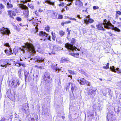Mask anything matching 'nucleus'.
<instances>
[{"mask_svg": "<svg viewBox=\"0 0 121 121\" xmlns=\"http://www.w3.org/2000/svg\"><path fill=\"white\" fill-rule=\"evenodd\" d=\"M106 20H104V22L103 24H100L96 26L97 29L99 30H105V28L111 29L118 32H120V30L116 27H114L113 25L109 22H107Z\"/></svg>", "mask_w": 121, "mask_h": 121, "instance_id": "f257e3e1", "label": "nucleus"}, {"mask_svg": "<svg viewBox=\"0 0 121 121\" xmlns=\"http://www.w3.org/2000/svg\"><path fill=\"white\" fill-rule=\"evenodd\" d=\"M20 49L23 51V53L25 50H26L27 51L30 53H35V51L33 45L28 43L25 44V46H23L22 48H20Z\"/></svg>", "mask_w": 121, "mask_h": 121, "instance_id": "f03ea898", "label": "nucleus"}, {"mask_svg": "<svg viewBox=\"0 0 121 121\" xmlns=\"http://www.w3.org/2000/svg\"><path fill=\"white\" fill-rule=\"evenodd\" d=\"M20 83L18 79L15 78L13 80L12 82H9V84L10 86L13 88H16L20 85Z\"/></svg>", "mask_w": 121, "mask_h": 121, "instance_id": "7ed1b4c3", "label": "nucleus"}, {"mask_svg": "<svg viewBox=\"0 0 121 121\" xmlns=\"http://www.w3.org/2000/svg\"><path fill=\"white\" fill-rule=\"evenodd\" d=\"M20 8L24 10L23 14L26 18H28L29 15V11L28 8L26 5L22 4L20 5Z\"/></svg>", "mask_w": 121, "mask_h": 121, "instance_id": "20e7f679", "label": "nucleus"}, {"mask_svg": "<svg viewBox=\"0 0 121 121\" xmlns=\"http://www.w3.org/2000/svg\"><path fill=\"white\" fill-rule=\"evenodd\" d=\"M0 32L3 35H6L8 36L11 34L10 30L8 28L4 27L0 29Z\"/></svg>", "mask_w": 121, "mask_h": 121, "instance_id": "39448f33", "label": "nucleus"}, {"mask_svg": "<svg viewBox=\"0 0 121 121\" xmlns=\"http://www.w3.org/2000/svg\"><path fill=\"white\" fill-rule=\"evenodd\" d=\"M39 35L40 36L42 37H45V39H44V41H45L46 39L51 40V37L50 36H49L48 34L46 33L45 32L40 31L39 32Z\"/></svg>", "mask_w": 121, "mask_h": 121, "instance_id": "423d86ee", "label": "nucleus"}, {"mask_svg": "<svg viewBox=\"0 0 121 121\" xmlns=\"http://www.w3.org/2000/svg\"><path fill=\"white\" fill-rule=\"evenodd\" d=\"M65 47L68 49L74 51L76 50L77 48L74 46H73L72 44H71L69 43H67L65 44Z\"/></svg>", "mask_w": 121, "mask_h": 121, "instance_id": "0eeeda50", "label": "nucleus"}, {"mask_svg": "<svg viewBox=\"0 0 121 121\" xmlns=\"http://www.w3.org/2000/svg\"><path fill=\"white\" fill-rule=\"evenodd\" d=\"M90 16L89 15L88 16H86L85 18L84 19V21L85 23L88 24L89 23H93L94 20L90 18Z\"/></svg>", "mask_w": 121, "mask_h": 121, "instance_id": "6e6552de", "label": "nucleus"}, {"mask_svg": "<svg viewBox=\"0 0 121 121\" xmlns=\"http://www.w3.org/2000/svg\"><path fill=\"white\" fill-rule=\"evenodd\" d=\"M119 69L118 68H117L115 69V67L113 66H111L110 68V69L112 72H117L118 73H121V70H119Z\"/></svg>", "mask_w": 121, "mask_h": 121, "instance_id": "1a4fd4ad", "label": "nucleus"}, {"mask_svg": "<svg viewBox=\"0 0 121 121\" xmlns=\"http://www.w3.org/2000/svg\"><path fill=\"white\" fill-rule=\"evenodd\" d=\"M9 17L13 19L14 18L13 16H16V14L15 12L13 10H9L7 11Z\"/></svg>", "mask_w": 121, "mask_h": 121, "instance_id": "9d476101", "label": "nucleus"}, {"mask_svg": "<svg viewBox=\"0 0 121 121\" xmlns=\"http://www.w3.org/2000/svg\"><path fill=\"white\" fill-rule=\"evenodd\" d=\"M0 62H3L4 65H1V66L3 67H5V68L7 67V65H10V63L8 62V60L7 59H2L0 60Z\"/></svg>", "mask_w": 121, "mask_h": 121, "instance_id": "9b49d317", "label": "nucleus"}, {"mask_svg": "<svg viewBox=\"0 0 121 121\" xmlns=\"http://www.w3.org/2000/svg\"><path fill=\"white\" fill-rule=\"evenodd\" d=\"M108 121H114L115 118L113 115L110 113H108L107 116Z\"/></svg>", "mask_w": 121, "mask_h": 121, "instance_id": "f8f14e48", "label": "nucleus"}, {"mask_svg": "<svg viewBox=\"0 0 121 121\" xmlns=\"http://www.w3.org/2000/svg\"><path fill=\"white\" fill-rule=\"evenodd\" d=\"M69 87H71V90L72 91H73L74 90L75 86V85L73 82H70L68 84L66 87V90L67 89H68L69 88Z\"/></svg>", "mask_w": 121, "mask_h": 121, "instance_id": "ddd939ff", "label": "nucleus"}, {"mask_svg": "<svg viewBox=\"0 0 121 121\" xmlns=\"http://www.w3.org/2000/svg\"><path fill=\"white\" fill-rule=\"evenodd\" d=\"M50 73L47 72H45L44 73V80L48 82H49V79H50Z\"/></svg>", "mask_w": 121, "mask_h": 121, "instance_id": "4468645a", "label": "nucleus"}, {"mask_svg": "<svg viewBox=\"0 0 121 121\" xmlns=\"http://www.w3.org/2000/svg\"><path fill=\"white\" fill-rule=\"evenodd\" d=\"M57 65V64L53 63L51 64V66L52 69L56 71L60 70V69H59L58 67H56Z\"/></svg>", "mask_w": 121, "mask_h": 121, "instance_id": "2eb2a0df", "label": "nucleus"}, {"mask_svg": "<svg viewBox=\"0 0 121 121\" xmlns=\"http://www.w3.org/2000/svg\"><path fill=\"white\" fill-rule=\"evenodd\" d=\"M28 106L27 104H25L23 105L21 109L23 112L26 113L27 109H28Z\"/></svg>", "mask_w": 121, "mask_h": 121, "instance_id": "dca6fc26", "label": "nucleus"}, {"mask_svg": "<svg viewBox=\"0 0 121 121\" xmlns=\"http://www.w3.org/2000/svg\"><path fill=\"white\" fill-rule=\"evenodd\" d=\"M75 5L78 7H81L83 5L82 2L79 0H76L75 2Z\"/></svg>", "mask_w": 121, "mask_h": 121, "instance_id": "f3484780", "label": "nucleus"}, {"mask_svg": "<svg viewBox=\"0 0 121 121\" xmlns=\"http://www.w3.org/2000/svg\"><path fill=\"white\" fill-rule=\"evenodd\" d=\"M4 52L6 55L8 56L11 55L13 54L12 52V51L10 48H9L8 50H5Z\"/></svg>", "mask_w": 121, "mask_h": 121, "instance_id": "a211bd4d", "label": "nucleus"}, {"mask_svg": "<svg viewBox=\"0 0 121 121\" xmlns=\"http://www.w3.org/2000/svg\"><path fill=\"white\" fill-rule=\"evenodd\" d=\"M44 58H42L41 57H39L36 60H35L36 62H37L38 63H39L43 62L44 61Z\"/></svg>", "mask_w": 121, "mask_h": 121, "instance_id": "6ab92c4d", "label": "nucleus"}, {"mask_svg": "<svg viewBox=\"0 0 121 121\" xmlns=\"http://www.w3.org/2000/svg\"><path fill=\"white\" fill-rule=\"evenodd\" d=\"M69 59L68 58H62L61 59L60 62L61 63L69 61Z\"/></svg>", "mask_w": 121, "mask_h": 121, "instance_id": "aec40b11", "label": "nucleus"}, {"mask_svg": "<svg viewBox=\"0 0 121 121\" xmlns=\"http://www.w3.org/2000/svg\"><path fill=\"white\" fill-rule=\"evenodd\" d=\"M78 82H79V83L82 85L85 84L86 80L84 78L81 79L80 80H78Z\"/></svg>", "mask_w": 121, "mask_h": 121, "instance_id": "412c9836", "label": "nucleus"}, {"mask_svg": "<svg viewBox=\"0 0 121 121\" xmlns=\"http://www.w3.org/2000/svg\"><path fill=\"white\" fill-rule=\"evenodd\" d=\"M51 34L52 35V38L54 41H55V38L56 37L55 34V33H54L52 32H51Z\"/></svg>", "mask_w": 121, "mask_h": 121, "instance_id": "4be33fe9", "label": "nucleus"}, {"mask_svg": "<svg viewBox=\"0 0 121 121\" xmlns=\"http://www.w3.org/2000/svg\"><path fill=\"white\" fill-rule=\"evenodd\" d=\"M7 8H11L13 7V5L10 4L9 3H7Z\"/></svg>", "mask_w": 121, "mask_h": 121, "instance_id": "5701e85b", "label": "nucleus"}, {"mask_svg": "<svg viewBox=\"0 0 121 121\" xmlns=\"http://www.w3.org/2000/svg\"><path fill=\"white\" fill-rule=\"evenodd\" d=\"M70 54L76 57H78L79 55V54L78 53L75 54L73 53V54H71L70 53Z\"/></svg>", "mask_w": 121, "mask_h": 121, "instance_id": "b1692460", "label": "nucleus"}, {"mask_svg": "<svg viewBox=\"0 0 121 121\" xmlns=\"http://www.w3.org/2000/svg\"><path fill=\"white\" fill-rule=\"evenodd\" d=\"M24 73L25 76V79L26 80V79L27 78L28 75V72L26 71H24Z\"/></svg>", "mask_w": 121, "mask_h": 121, "instance_id": "393cba45", "label": "nucleus"}, {"mask_svg": "<svg viewBox=\"0 0 121 121\" xmlns=\"http://www.w3.org/2000/svg\"><path fill=\"white\" fill-rule=\"evenodd\" d=\"M59 34L60 35L62 36L64 35L65 32L62 30H60L59 31Z\"/></svg>", "mask_w": 121, "mask_h": 121, "instance_id": "a878e982", "label": "nucleus"}, {"mask_svg": "<svg viewBox=\"0 0 121 121\" xmlns=\"http://www.w3.org/2000/svg\"><path fill=\"white\" fill-rule=\"evenodd\" d=\"M109 63H108L106 66H104L103 67V68L104 69H108L109 68Z\"/></svg>", "mask_w": 121, "mask_h": 121, "instance_id": "bb28decb", "label": "nucleus"}, {"mask_svg": "<svg viewBox=\"0 0 121 121\" xmlns=\"http://www.w3.org/2000/svg\"><path fill=\"white\" fill-rule=\"evenodd\" d=\"M14 53L15 54L17 53L18 52L17 48H15L13 49Z\"/></svg>", "mask_w": 121, "mask_h": 121, "instance_id": "cd10ccee", "label": "nucleus"}, {"mask_svg": "<svg viewBox=\"0 0 121 121\" xmlns=\"http://www.w3.org/2000/svg\"><path fill=\"white\" fill-rule=\"evenodd\" d=\"M68 71L71 74L73 75H74L76 73V72H74V71L70 70H69Z\"/></svg>", "mask_w": 121, "mask_h": 121, "instance_id": "c85d7f7f", "label": "nucleus"}, {"mask_svg": "<svg viewBox=\"0 0 121 121\" xmlns=\"http://www.w3.org/2000/svg\"><path fill=\"white\" fill-rule=\"evenodd\" d=\"M28 6L31 9H33L34 6L32 4H30L29 3L28 4Z\"/></svg>", "mask_w": 121, "mask_h": 121, "instance_id": "c756f323", "label": "nucleus"}, {"mask_svg": "<svg viewBox=\"0 0 121 121\" xmlns=\"http://www.w3.org/2000/svg\"><path fill=\"white\" fill-rule=\"evenodd\" d=\"M22 69H20L18 71V73L20 76H22Z\"/></svg>", "mask_w": 121, "mask_h": 121, "instance_id": "7c9ffc66", "label": "nucleus"}, {"mask_svg": "<svg viewBox=\"0 0 121 121\" xmlns=\"http://www.w3.org/2000/svg\"><path fill=\"white\" fill-rule=\"evenodd\" d=\"M4 46L6 47H10L9 44L8 43H4Z\"/></svg>", "mask_w": 121, "mask_h": 121, "instance_id": "2f4dec72", "label": "nucleus"}, {"mask_svg": "<svg viewBox=\"0 0 121 121\" xmlns=\"http://www.w3.org/2000/svg\"><path fill=\"white\" fill-rule=\"evenodd\" d=\"M85 83L88 86H90V83L87 81L86 80Z\"/></svg>", "mask_w": 121, "mask_h": 121, "instance_id": "473e14b6", "label": "nucleus"}, {"mask_svg": "<svg viewBox=\"0 0 121 121\" xmlns=\"http://www.w3.org/2000/svg\"><path fill=\"white\" fill-rule=\"evenodd\" d=\"M16 20L19 22L21 21L22 20L21 18L19 17H17Z\"/></svg>", "mask_w": 121, "mask_h": 121, "instance_id": "72a5a7b5", "label": "nucleus"}, {"mask_svg": "<svg viewBox=\"0 0 121 121\" xmlns=\"http://www.w3.org/2000/svg\"><path fill=\"white\" fill-rule=\"evenodd\" d=\"M50 29V28L48 26H47L45 28V30L47 31H49V30Z\"/></svg>", "mask_w": 121, "mask_h": 121, "instance_id": "f704fd0d", "label": "nucleus"}, {"mask_svg": "<svg viewBox=\"0 0 121 121\" xmlns=\"http://www.w3.org/2000/svg\"><path fill=\"white\" fill-rule=\"evenodd\" d=\"M53 50L55 51L57 50V46H54L53 47Z\"/></svg>", "mask_w": 121, "mask_h": 121, "instance_id": "c9c22d12", "label": "nucleus"}, {"mask_svg": "<svg viewBox=\"0 0 121 121\" xmlns=\"http://www.w3.org/2000/svg\"><path fill=\"white\" fill-rule=\"evenodd\" d=\"M75 39L74 38H72L71 40V43L72 44L74 43Z\"/></svg>", "mask_w": 121, "mask_h": 121, "instance_id": "e433bc0d", "label": "nucleus"}, {"mask_svg": "<svg viewBox=\"0 0 121 121\" xmlns=\"http://www.w3.org/2000/svg\"><path fill=\"white\" fill-rule=\"evenodd\" d=\"M4 6L1 4H0V8L1 9H4Z\"/></svg>", "mask_w": 121, "mask_h": 121, "instance_id": "4c0bfd02", "label": "nucleus"}, {"mask_svg": "<svg viewBox=\"0 0 121 121\" xmlns=\"http://www.w3.org/2000/svg\"><path fill=\"white\" fill-rule=\"evenodd\" d=\"M93 9L94 10L97 9H99V7L95 6H94L93 7Z\"/></svg>", "mask_w": 121, "mask_h": 121, "instance_id": "58836bf2", "label": "nucleus"}, {"mask_svg": "<svg viewBox=\"0 0 121 121\" xmlns=\"http://www.w3.org/2000/svg\"><path fill=\"white\" fill-rule=\"evenodd\" d=\"M63 17V16L62 15H59V17L58 18V19H62Z\"/></svg>", "mask_w": 121, "mask_h": 121, "instance_id": "ea45409f", "label": "nucleus"}, {"mask_svg": "<svg viewBox=\"0 0 121 121\" xmlns=\"http://www.w3.org/2000/svg\"><path fill=\"white\" fill-rule=\"evenodd\" d=\"M58 5L59 6H64V3H61L60 4H58Z\"/></svg>", "mask_w": 121, "mask_h": 121, "instance_id": "a19ab883", "label": "nucleus"}, {"mask_svg": "<svg viewBox=\"0 0 121 121\" xmlns=\"http://www.w3.org/2000/svg\"><path fill=\"white\" fill-rule=\"evenodd\" d=\"M15 65L16 66H20L21 65L20 64L18 63H16L15 64Z\"/></svg>", "mask_w": 121, "mask_h": 121, "instance_id": "79ce46f5", "label": "nucleus"}, {"mask_svg": "<svg viewBox=\"0 0 121 121\" xmlns=\"http://www.w3.org/2000/svg\"><path fill=\"white\" fill-rule=\"evenodd\" d=\"M116 13L119 14L120 15H121V12L119 11H116Z\"/></svg>", "mask_w": 121, "mask_h": 121, "instance_id": "37998d69", "label": "nucleus"}, {"mask_svg": "<svg viewBox=\"0 0 121 121\" xmlns=\"http://www.w3.org/2000/svg\"><path fill=\"white\" fill-rule=\"evenodd\" d=\"M65 24H68L69 23H70L71 22L70 21H65Z\"/></svg>", "mask_w": 121, "mask_h": 121, "instance_id": "c03bdc74", "label": "nucleus"}, {"mask_svg": "<svg viewBox=\"0 0 121 121\" xmlns=\"http://www.w3.org/2000/svg\"><path fill=\"white\" fill-rule=\"evenodd\" d=\"M96 91L95 90H92V91H91V93L93 94H95V91Z\"/></svg>", "mask_w": 121, "mask_h": 121, "instance_id": "a18cd8bd", "label": "nucleus"}, {"mask_svg": "<svg viewBox=\"0 0 121 121\" xmlns=\"http://www.w3.org/2000/svg\"><path fill=\"white\" fill-rule=\"evenodd\" d=\"M41 49V48H39V52L41 54H43L44 52V51H40V50Z\"/></svg>", "mask_w": 121, "mask_h": 121, "instance_id": "49530a36", "label": "nucleus"}, {"mask_svg": "<svg viewBox=\"0 0 121 121\" xmlns=\"http://www.w3.org/2000/svg\"><path fill=\"white\" fill-rule=\"evenodd\" d=\"M35 67H37L38 68H39L40 69H42V67L41 66H40L39 67V66H37V65H35Z\"/></svg>", "mask_w": 121, "mask_h": 121, "instance_id": "de8ad7c7", "label": "nucleus"}, {"mask_svg": "<svg viewBox=\"0 0 121 121\" xmlns=\"http://www.w3.org/2000/svg\"><path fill=\"white\" fill-rule=\"evenodd\" d=\"M39 11L40 13L42 12L43 11V10L42 9H40L39 10Z\"/></svg>", "mask_w": 121, "mask_h": 121, "instance_id": "09e8293b", "label": "nucleus"}, {"mask_svg": "<svg viewBox=\"0 0 121 121\" xmlns=\"http://www.w3.org/2000/svg\"><path fill=\"white\" fill-rule=\"evenodd\" d=\"M31 1V0H25V1L24 2L25 3H27V2H29Z\"/></svg>", "mask_w": 121, "mask_h": 121, "instance_id": "8fccbe9b", "label": "nucleus"}, {"mask_svg": "<svg viewBox=\"0 0 121 121\" xmlns=\"http://www.w3.org/2000/svg\"><path fill=\"white\" fill-rule=\"evenodd\" d=\"M37 26H38V25H37L35 27V28L36 31V32H37L38 30V27H37Z\"/></svg>", "mask_w": 121, "mask_h": 121, "instance_id": "3c124183", "label": "nucleus"}, {"mask_svg": "<svg viewBox=\"0 0 121 121\" xmlns=\"http://www.w3.org/2000/svg\"><path fill=\"white\" fill-rule=\"evenodd\" d=\"M77 17L79 19H82V18L80 17L79 15H77Z\"/></svg>", "mask_w": 121, "mask_h": 121, "instance_id": "603ef678", "label": "nucleus"}, {"mask_svg": "<svg viewBox=\"0 0 121 121\" xmlns=\"http://www.w3.org/2000/svg\"><path fill=\"white\" fill-rule=\"evenodd\" d=\"M65 24V22H64L62 23H61V25L63 26H64Z\"/></svg>", "mask_w": 121, "mask_h": 121, "instance_id": "864d4df0", "label": "nucleus"}, {"mask_svg": "<svg viewBox=\"0 0 121 121\" xmlns=\"http://www.w3.org/2000/svg\"><path fill=\"white\" fill-rule=\"evenodd\" d=\"M91 26L92 28H95V27L93 25H91Z\"/></svg>", "mask_w": 121, "mask_h": 121, "instance_id": "5fc2aeb1", "label": "nucleus"}, {"mask_svg": "<svg viewBox=\"0 0 121 121\" xmlns=\"http://www.w3.org/2000/svg\"><path fill=\"white\" fill-rule=\"evenodd\" d=\"M65 7L66 8V9L67 10H68L69 9V8L68 7H67L66 6H65Z\"/></svg>", "mask_w": 121, "mask_h": 121, "instance_id": "6e6d98bb", "label": "nucleus"}, {"mask_svg": "<svg viewBox=\"0 0 121 121\" xmlns=\"http://www.w3.org/2000/svg\"><path fill=\"white\" fill-rule=\"evenodd\" d=\"M65 11V9H63L62 10H61V12H63Z\"/></svg>", "mask_w": 121, "mask_h": 121, "instance_id": "4d7b16f0", "label": "nucleus"}, {"mask_svg": "<svg viewBox=\"0 0 121 121\" xmlns=\"http://www.w3.org/2000/svg\"><path fill=\"white\" fill-rule=\"evenodd\" d=\"M72 20L75 21H76V19L75 18H73Z\"/></svg>", "mask_w": 121, "mask_h": 121, "instance_id": "13d9d810", "label": "nucleus"}, {"mask_svg": "<svg viewBox=\"0 0 121 121\" xmlns=\"http://www.w3.org/2000/svg\"><path fill=\"white\" fill-rule=\"evenodd\" d=\"M31 120L32 121H35V119L33 118H32L31 119Z\"/></svg>", "mask_w": 121, "mask_h": 121, "instance_id": "bf43d9fd", "label": "nucleus"}, {"mask_svg": "<svg viewBox=\"0 0 121 121\" xmlns=\"http://www.w3.org/2000/svg\"><path fill=\"white\" fill-rule=\"evenodd\" d=\"M27 20L28 21H31L32 20L30 19L29 18H27Z\"/></svg>", "mask_w": 121, "mask_h": 121, "instance_id": "052dcab7", "label": "nucleus"}, {"mask_svg": "<svg viewBox=\"0 0 121 121\" xmlns=\"http://www.w3.org/2000/svg\"><path fill=\"white\" fill-rule=\"evenodd\" d=\"M116 22V21H112V23L113 24H115Z\"/></svg>", "mask_w": 121, "mask_h": 121, "instance_id": "680f3d73", "label": "nucleus"}, {"mask_svg": "<svg viewBox=\"0 0 121 121\" xmlns=\"http://www.w3.org/2000/svg\"><path fill=\"white\" fill-rule=\"evenodd\" d=\"M68 35H69L70 33V30L69 31H68Z\"/></svg>", "mask_w": 121, "mask_h": 121, "instance_id": "e2e57ef3", "label": "nucleus"}, {"mask_svg": "<svg viewBox=\"0 0 121 121\" xmlns=\"http://www.w3.org/2000/svg\"><path fill=\"white\" fill-rule=\"evenodd\" d=\"M52 54H55V53L54 52H53V51L52 52Z\"/></svg>", "mask_w": 121, "mask_h": 121, "instance_id": "0e129e2a", "label": "nucleus"}, {"mask_svg": "<svg viewBox=\"0 0 121 121\" xmlns=\"http://www.w3.org/2000/svg\"><path fill=\"white\" fill-rule=\"evenodd\" d=\"M68 77H70L71 78V79L72 78V76L71 75H68Z\"/></svg>", "mask_w": 121, "mask_h": 121, "instance_id": "69168bd1", "label": "nucleus"}, {"mask_svg": "<svg viewBox=\"0 0 121 121\" xmlns=\"http://www.w3.org/2000/svg\"><path fill=\"white\" fill-rule=\"evenodd\" d=\"M69 18L70 20H72L73 18H72V17H71V18Z\"/></svg>", "mask_w": 121, "mask_h": 121, "instance_id": "338daca9", "label": "nucleus"}, {"mask_svg": "<svg viewBox=\"0 0 121 121\" xmlns=\"http://www.w3.org/2000/svg\"><path fill=\"white\" fill-rule=\"evenodd\" d=\"M2 11L0 10V14H1V13H2Z\"/></svg>", "mask_w": 121, "mask_h": 121, "instance_id": "774afa93", "label": "nucleus"}]
</instances>
